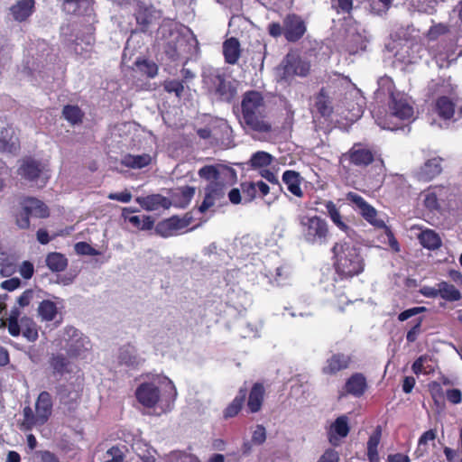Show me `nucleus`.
Instances as JSON below:
<instances>
[{"label": "nucleus", "instance_id": "obj_1", "mask_svg": "<svg viewBox=\"0 0 462 462\" xmlns=\"http://www.w3.org/2000/svg\"><path fill=\"white\" fill-rule=\"evenodd\" d=\"M199 176L208 181L205 188V197L199 207L201 213H205L217 201L225 198L227 187L233 185L236 181V171L228 166L224 165H205L198 171Z\"/></svg>", "mask_w": 462, "mask_h": 462}, {"label": "nucleus", "instance_id": "obj_2", "mask_svg": "<svg viewBox=\"0 0 462 462\" xmlns=\"http://www.w3.org/2000/svg\"><path fill=\"white\" fill-rule=\"evenodd\" d=\"M239 123L245 130L267 134L272 124L267 120L266 105L263 96L256 90L245 91L241 100Z\"/></svg>", "mask_w": 462, "mask_h": 462}, {"label": "nucleus", "instance_id": "obj_3", "mask_svg": "<svg viewBox=\"0 0 462 462\" xmlns=\"http://www.w3.org/2000/svg\"><path fill=\"white\" fill-rule=\"evenodd\" d=\"M333 268L339 280H349L359 275L365 270V260L361 248L353 243L341 240L331 248Z\"/></svg>", "mask_w": 462, "mask_h": 462}, {"label": "nucleus", "instance_id": "obj_4", "mask_svg": "<svg viewBox=\"0 0 462 462\" xmlns=\"http://www.w3.org/2000/svg\"><path fill=\"white\" fill-rule=\"evenodd\" d=\"M266 391L263 383H253L250 389L245 385L239 388L236 396L223 411L225 419H231L238 415L245 403L248 413L259 412L263 405Z\"/></svg>", "mask_w": 462, "mask_h": 462}, {"label": "nucleus", "instance_id": "obj_5", "mask_svg": "<svg viewBox=\"0 0 462 462\" xmlns=\"http://www.w3.org/2000/svg\"><path fill=\"white\" fill-rule=\"evenodd\" d=\"M203 84L210 95L230 103L237 92L236 81L220 69H209L203 74Z\"/></svg>", "mask_w": 462, "mask_h": 462}, {"label": "nucleus", "instance_id": "obj_6", "mask_svg": "<svg viewBox=\"0 0 462 462\" xmlns=\"http://www.w3.org/2000/svg\"><path fill=\"white\" fill-rule=\"evenodd\" d=\"M298 222L301 239L310 245H326L330 238L327 220L318 215H300Z\"/></svg>", "mask_w": 462, "mask_h": 462}, {"label": "nucleus", "instance_id": "obj_7", "mask_svg": "<svg viewBox=\"0 0 462 462\" xmlns=\"http://www.w3.org/2000/svg\"><path fill=\"white\" fill-rule=\"evenodd\" d=\"M423 206L430 212H440L449 206L454 196L450 185H431L421 193Z\"/></svg>", "mask_w": 462, "mask_h": 462}, {"label": "nucleus", "instance_id": "obj_8", "mask_svg": "<svg viewBox=\"0 0 462 462\" xmlns=\"http://www.w3.org/2000/svg\"><path fill=\"white\" fill-rule=\"evenodd\" d=\"M346 161L348 162L349 165L360 169L367 168L375 161H379L382 164L383 163L380 154L361 143H354L346 152L342 154L340 162L343 163Z\"/></svg>", "mask_w": 462, "mask_h": 462}, {"label": "nucleus", "instance_id": "obj_9", "mask_svg": "<svg viewBox=\"0 0 462 462\" xmlns=\"http://www.w3.org/2000/svg\"><path fill=\"white\" fill-rule=\"evenodd\" d=\"M22 210L16 215V224L22 229L30 227V217L45 218L49 217L48 207L33 197H24L20 201Z\"/></svg>", "mask_w": 462, "mask_h": 462}, {"label": "nucleus", "instance_id": "obj_10", "mask_svg": "<svg viewBox=\"0 0 462 462\" xmlns=\"http://www.w3.org/2000/svg\"><path fill=\"white\" fill-rule=\"evenodd\" d=\"M310 62L295 53H288L282 60L279 70L281 78L288 80L295 76L307 77L310 72Z\"/></svg>", "mask_w": 462, "mask_h": 462}, {"label": "nucleus", "instance_id": "obj_11", "mask_svg": "<svg viewBox=\"0 0 462 462\" xmlns=\"http://www.w3.org/2000/svg\"><path fill=\"white\" fill-rule=\"evenodd\" d=\"M349 205L365 219L369 224L375 227H385L383 219L377 217V210L365 201L359 194L349 191L346 196Z\"/></svg>", "mask_w": 462, "mask_h": 462}, {"label": "nucleus", "instance_id": "obj_12", "mask_svg": "<svg viewBox=\"0 0 462 462\" xmlns=\"http://www.w3.org/2000/svg\"><path fill=\"white\" fill-rule=\"evenodd\" d=\"M192 217L187 213L182 217L174 215L171 217L159 221L154 226L155 234L163 238L177 236L179 232L188 227Z\"/></svg>", "mask_w": 462, "mask_h": 462}, {"label": "nucleus", "instance_id": "obj_13", "mask_svg": "<svg viewBox=\"0 0 462 462\" xmlns=\"http://www.w3.org/2000/svg\"><path fill=\"white\" fill-rule=\"evenodd\" d=\"M460 98L457 94L448 97H439L432 105V112L441 120L448 121L454 118L456 107H458L459 117H462V105H459Z\"/></svg>", "mask_w": 462, "mask_h": 462}, {"label": "nucleus", "instance_id": "obj_14", "mask_svg": "<svg viewBox=\"0 0 462 462\" xmlns=\"http://www.w3.org/2000/svg\"><path fill=\"white\" fill-rule=\"evenodd\" d=\"M81 349L76 342L75 344H71L69 347L67 349L68 356H64L61 353L52 354L49 358V365L52 370V374L54 375H63L65 374H69L72 372L70 368V359H75L80 355Z\"/></svg>", "mask_w": 462, "mask_h": 462}, {"label": "nucleus", "instance_id": "obj_15", "mask_svg": "<svg viewBox=\"0 0 462 462\" xmlns=\"http://www.w3.org/2000/svg\"><path fill=\"white\" fill-rule=\"evenodd\" d=\"M353 363V357L350 354L344 352H332L326 359L321 372L325 375L337 376L340 373L347 370Z\"/></svg>", "mask_w": 462, "mask_h": 462}, {"label": "nucleus", "instance_id": "obj_16", "mask_svg": "<svg viewBox=\"0 0 462 462\" xmlns=\"http://www.w3.org/2000/svg\"><path fill=\"white\" fill-rule=\"evenodd\" d=\"M284 38L288 42H299L307 32L305 21L296 14H288L284 19Z\"/></svg>", "mask_w": 462, "mask_h": 462}, {"label": "nucleus", "instance_id": "obj_17", "mask_svg": "<svg viewBox=\"0 0 462 462\" xmlns=\"http://www.w3.org/2000/svg\"><path fill=\"white\" fill-rule=\"evenodd\" d=\"M58 395L61 404L69 411H75L81 400L82 388L76 387L74 384H62L58 388Z\"/></svg>", "mask_w": 462, "mask_h": 462}, {"label": "nucleus", "instance_id": "obj_18", "mask_svg": "<svg viewBox=\"0 0 462 462\" xmlns=\"http://www.w3.org/2000/svg\"><path fill=\"white\" fill-rule=\"evenodd\" d=\"M160 389L152 383H141L136 391L137 401L146 408H153L160 400Z\"/></svg>", "mask_w": 462, "mask_h": 462}, {"label": "nucleus", "instance_id": "obj_19", "mask_svg": "<svg viewBox=\"0 0 462 462\" xmlns=\"http://www.w3.org/2000/svg\"><path fill=\"white\" fill-rule=\"evenodd\" d=\"M368 383L365 376L362 373H354L346 381L344 392L346 394L356 398L362 397L367 391Z\"/></svg>", "mask_w": 462, "mask_h": 462}, {"label": "nucleus", "instance_id": "obj_20", "mask_svg": "<svg viewBox=\"0 0 462 462\" xmlns=\"http://www.w3.org/2000/svg\"><path fill=\"white\" fill-rule=\"evenodd\" d=\"M429 97L439 98V97H448L456 95V86H454L449 79L439 77L432 79L428 86Z\"/></svg>", "mask_w": 462, "mask_h": 462}, {"label": "nucleus", "instance_id": "obj_21", "mask_svg": "<svg viewBox=\"0 0 462 462\" xmlns=\"http://www.w3.org/2000/svg\"><path fill=\"white\" fill-rule=\"evenodd\" d=\"M442 158L434 157L427 160L418 170L416 176L420 181H430L442 172Z\"/></svg>", "mask_w": 462, "mask_h": 462}, {"label": "nucleus", "instance_id": "obj_22", "mask_svg": "<svg viewBox=\"0 0 462 462\" xmlns=\"http://www.w3.org/2000/svg\"><path fill=\"white\" fill-rule=\"evenodd\" d=\"M136 201L143 208L148 211H154L159 208L168 209L172 206L171 200L161 194L138 197Z\"/></svg>", "mask_w": 462, "mask_h": 462}, {"label": "nucleus", "instance_id": "obj_23", "mask_svg": "<svg viewBox=\"0 0 462 462\" xmlns=\"http://www.w3.org/2000/svg\"><path fill=\"white\" fill-rule=\"evenodd\" d=\"M137 210L133 208H124L122 210V217L127 220L133 226L139 230H151L154 226V218L151 216H129V214L136 212Z\"/></svg>", "mask_w": 462, "mask_h": 462}, {"label": "nucleus", "instance_id": "obj_24", "mask_svg": "<svg viewBox=\"0 0 462 462\" xmlns=\"http://www.w3.org/2000/svg\"><path fill=\"white\" fill-rule=\"evenodd\" d=\"M20 149V142L12 126L0 131V152L15 154Z\"/></svg>", "mask_w": 462, "mask_h": 462}, {"label": "nucleus", "instance_id": "obj_25", "mask_svg": "<svg viewBox=\"0 0 462 462\" xmlns=\"http://www.w3.org/2000/svg\"><path fill=\"white\" fill-rule=\"evenodd\" d=\"M18 174L29 181H34L42 171V166L34 159L28 157L23 160L18 169Z\"/></svg>", "mask_w": 462, "mask_h": 462}, {"label": "nucleus", "instance_id": "obj_26", "mask_svg": "<svg viewBox=\"0 0 462 462\" xmlns=\"http://www.w3.org/2000/svg\"><path fill=\"white\" fill-rule=\"evenodd\" d=\"M314 107L322 117H329L333 114L332 101L326 88H321L315 95Z\"/></svg>", "mask_w": 462, "mask_h": 462}, {"label": "nucleus", "instance_id": "obj_27", "mask_svg": "<svg viewBox=\"0 0 462 462\" xmlns=\"http://www.w3.org/2000/svg\"><path fill=\"white\" fill-rule=\"evenodd\" d=\"M223 55L226 63L235 65L241 56V46L237 38L230 37L223 42Z\"/></svg>", "mask_w": 462, "mask_h": 462}, {"label": "nucleus", "instance_id": "obj_28", "mask_svg": "<svg viewBox=\"0 0 462 462\" xmlns=\"http://www.w3.org/2000/svg\"><path fill=\"white\" fill-rule=\"evenodd\" d=\"M34 0H17V2L10 7L13 18L17 22H23L34 10Z\"/></svg>", "mask_w": 462, "mask_h": 462}, {"label": "nucleus", "instance_id": "obj_29", "mask_svg": "<svg viewBox=\"0 0 462 462\" xmlns=\"http://www.w3.org/2000/svg\"><path fill=\"white\" fill-rule=\"evenodd\" d=\"M35 411L38 413L39 419L46 423L52 411V400L50 393L46 391L40 393L35 402Z\"/></svg>", "mask_w": 462, "mask_h": 462}, {"label": "nucleus", "instance_id": "obj_30", "mask_svg": "<svg viewBox=\"0 0 462 462\" xmlns=\"http://www.w3.org/2000/svg\"><path fill=\"white\" fill-rule=\"evenodd\" d=\"M349 431L350 428L348 425L347 417L344 415L337 417L336 420L331 424L328 432L329 442L333 445H336V436L339 438H346Z\"/></svg>", "mask_w": 462, "mask_h": 462}, {"label": "nucleus", "instance_id": "obj_31", "mask_svg": "<svg viewBox=\"0 0 462 462\" xmlns=\"http://www.w3.org/2000/svg\"><path fill=\"white\" fill-rule=\"evenodd\" d=\"M195 195V188L190 186H183L179 188L171 195V203L179 208H185L190 203Z\"/></svg>", "mask_w": 462, "mask_h": 462}, {"label": "nucleus", "instance_id": "obj_32", "mask_svg": "<svg viewBox=\"0 0 462 462\" xmlns=\"http://www.w3.org/2000/svg\"><path fill=\"white\" fill-rule=\"evenodd\" d=\"M152 163V156L149 153H143L134 155L127 153L121 159V165L129 168L139 170L149 166Z\"/></svg>", "mask_w": 462, "mask_h": 462}, {"label": "nucleus", "instance_id": "obj_33", "mask_svg": "<svg viewBox=\"0 0 462 462\" xmlns=\"http://www.w3.org/2000/svg\"><path fill=\"white\" fill-rule=\"evenodd\" d=\"M282 181L292 195L298 198L303 197V191L300 188V175L298 171H285L282 174Z\"/></svg>", "mask_w": 462, "mask_h": 462}, {"label": "nucleus", "instance_id": "obj_34", "mask_svg": "<svg viewBox=\"0 0 462 462\" xmlns=\"http://www.w3.org/2000/svg\"><path fill=\"white\" fill-rule=\"evenodd\" d=\"M92 5V0H62L63 10L70 14H86Z\"/></svg>", "mask_w": 462, "mask_h": 462}, {"label": "nucleus", "instance_id": "obj_35", "mask_svg": "<svg viewBox=\"0 0 462 462\" xmlns=\"http://www.w3.org/2000/svg\"><path fill=\"white\" fill-rule=\"evenodd\" d=\"M382 437V428L377 426L367 441V458L369 462H380L378 446Z\"/></svg>", "mask_w": 462, "mask_h": 462}, {"label": "nucleus", "instance_id": "obj_36", "mask_svg": "<svg viewBox=\"0 0 462 462\" xmlns=\"http://www.w3.org/2000/svg\"><path fill=\"white\" fill-rule=\"evenodd\" d=\"M325 207L327 208L328 216L332 221V223L341 231L348 234L351 228L346 225V223L343 220V217L340 214L339 209L337 208L336 204L332 200H328L325 203Z\"/></svg>", "mask_w": 462, "mask_h": 462}, {"label": "nucleus", "instance_id": "obj_37", "mask_svg": "<svg viewBox=\"0 0 462 462\" xmlns=\"http://www.w3.org/2000/svg\"><path fill=\"white\" fill-rule=\"evenodd\" d=\"M48 268L54 273H60L66 270L68 259L61 253H49L45 259Z\"/></svg>", "mask_w": 462, "mask_h": 462}, {"label": "nucleus", "instance_id": "obj_38", "mask_svg": "<svg viewBox=\"0 0 462 462\" xmlns=\"http://www.w3.org/2000/svg\"><path fill=\"white\" fill-rule=\"evenodd\" d=\"M119 362L129 367H137L140 360L136 355V349L134 346H124L119 350Z\"/></svg>", "mask_w": 462, "mask_h": 462}, {"label": "nucleus", "instance_id": "obj_39", "mask_svg": "<svg viewBox=\"0 0 462 462\" xmlns=\"http://www.w3.org/2000/svg\"><path fill=\"white\" fill-rule=\"evenodd\" d=\"M154 11L147 7H140L135 13L136 23L139 30L143 32L148 31L154 21Z\"/></svg>", "mask_w": 462, "mask_h": 462}, {"label": "nucleus", "instance_id": "obj_40", "mask_svg": "<svg viewBox=\"0 0 462 462\" xmlns=\"http://www.w3.org/2000/svg\"><path fill=\"white\" fill-rule=\"evenodd\" d=\"M23 419L20 423V429L23 431L31 430L36 425H43L44 421H42L38 417V413L33 412L30 406H25L23 410Z\"/></svg>", "mask_w": 462, "mask_h": 462}, {"label": "nucleus", "instance_id": "obj_41", "mask_svg": "<svg viewBox=\"0 0 462 462\" xmlns=\"http://www.w3.org/2000/svg\"><path fill=\"white\" fill-rule=\"evenodd\" d=\"M439 293L441 299L449 302L457 301L462 297L461 292L455 285L445 281L439 282Z\"/></svg>", "mask_w": 462, "mask_h": 462}, {"label": "nucleus", "instance_id": "obj_42", "mask_svg": "<svg viewBox=\"0 0 462 462\" xmlns=\"http://www.w3.org/2000/svg\"><path fill=\"white\" fill-rule=\"evenodd\" d=\"M273 161V156L267 152L258 151L252 154L248 165L254 169H264L271 165Z\"/></svg>", "mask_w": 462, "mask_h": 462}, {"label": "nucleus", "instance_id": "obj_43", "mask_svg": "<svg viewBox=\"0 0 462 462\" xmlns=\"http://www.w3.org/2000/svg\"><path fill=\"white\" fill-rule=\"evenodd\" d=\"M419 239L423 247L435 250L441 246L439 236L431 229L424 230L419 236Z\"/></svg>", "mask_w": 462, "mask_h": 462}, {"label": "nucleus", "instance_id": "obj_44", "mask_svg": "<svg viewBox=\"0 0 462 462\" xmlns=\"http://www.w3.org/2000/svg\"><path fill=\"white\" fill-rule=\"evenodd\" d=\"M38 314L42 320L52 321L58 314L56 303L50 300H42L38 307Z\"/></svg>", "mask_w": 462, "mask_h": 462}, {"label": "nucleus", "instance_id": "obj_45", "mask_svg": "<svg viewBox=\"0 0 462 462\" xmlns=\"http://www.w3.org/2000/svg\"><path fill=\"white\" fill-rule=\"evenodd\" d=\"M62 116L72 125L82 123L84 113L79 106L66 105L62 108Z\"/></svg>", "mask_w": 462, "mask_h": 462}, {"label": "nucleus", "instance_id": "obj_46", "mask_svg": "<svg viewBox=\"0 0 462 462\" xmlns=\"http://www.w3.org/2000/svg\"><path fill=\"white\" fill-rule=\"evenodd\" d=\"M390 107L393 115L401 119H408L413 114V108L402 100L393 99Z\"/></svg>", "mask_w": 462, "mask_h": 462}, {"label": "nucleus", "instance_id": "obj_47", "mask_svg": "<svg viewBox=\"0 0 462 462\" xmlns=\"http://www.w3.org/2000/svg\"><path fill=\"white\" fill-rule=\"evenodd\" d=\"M437 438L436 430H429L425 431L418 440V446L414 451V455L417 458L423 457L428 453L427 444L429 441H433Z\"/></svg>", "mask_w": 462, "mask_h": 462}, {"label": "nucleus", "instance_id": "obj_48", "mask_svg": "<svg viewBox=\"0 0 462 462\" xmlns=\"http://www.w3.org/2000/svg\"><path fill=\"white\" fill-rule=\"evenodd\" d=\"M134 64L137 69L148 78H154L158 73V66L153 61L138 59Z\"/></svg>", "mask_w": 462, "mask_h": 462}, {"label": "nucleus", "instance_id": "obj_49", "mask_svg": "<svg viewBox=\"0 0 462 462\" xmlns=\"http://www.w3.org/2000/svg\"><path fill=\"white\" fill-rule=\"evenodd\" d=\"M430 396L437 406H442L445 403L444 390L441 384L436 381H432L428 384Z\"/></svg>", "mask_w": 462, "mask_h": 462}, {"label": "nucleus", "instance_id": "obj_50", "mask_svg": "<svg viewBox=\"0 0 462 462\" xmlns=\"http://www.w3.org/2000/svg\"><path fill=\"white\" fill-rule=\"evenodd\" d=\"M23 336L30 342L37 340L38 329L36 324L32 319L22 320Z\"/></svg>", "mask_w": 462, "mask_h": 462}, {"label": "nucleus", "instance_id": "obj_51", "mask_svg": "<svg viewBox=\"0 0 462 462\" xmlns=\"http://www.w3.org/2000/svg\"><path fill=\"white\" fill-rule=\"evenodd\" d=\"M163 89L167 93H174L177 97H180L184 91L183 81L178 79H167L162 83Z\"/></svg>", "mask_w": 462, "mask_h": 462}, {"label": "nucleus", "instance_id": "obj_52", "mask_svg": "<svg viewBox=\"0 0 462 462\" xmlns=\"http://www.w3.org/2000/svg\"><path fill=\"white\" fill-rule=\"evenodd\" d=\"M368 2L374 14H382L389 10L393 0H368Z\"/></svg>", "mask_w": 462, "mask_h": 462}, {"label": "nucleus", "instance_id": "obj_53", "mask_svg": "<svg viewBox=\"0 0 462 462\" xmlns=\"http://www.w3.org/2000/svg\"><path fill=\"white\" fill-rule=\"evenodd\" d=\"M424 320L423 317H419L413 326L408 330L406 334V340L408 343H413L417 340L419 335L421 333V325Z\"/></svg>", "mask_w": 462, "mask_h": 462}, {"label": "nucleus", "instance_id": "obj_54", "mask_svg": "<svg viewBox=\"0 0 462 462\" xmlns=\"http://www.w3.org/2000/svg\"><path fill=\"white\" fill-rule=\"evenodd\" d=\"M331 5L337 14H349L353 9V0H331Z\"/></svg>", "mask_w": 462, "mask_h": 462}, {"label": "nucleus", "instance_id": "obj_55", "mask_svg": "<svg viewBox=\"0 0 462 462\" xmlns=\"http://www.w3.org/2000/svg\"><path fill=\"white\" fill-rule=\"evenodd\" d=\"M8 332L13 337H18L21 333V325L18 322V314L12 313L7 319Z\"/></svg>", "mask_w": 462, "mask_h": 462}, {"label": "nucleus", "instance_id": "obj_56", "mask_svg": "<svg viewBox=\"0 0 462 462\" xmlns=\"http://www.w3.org/2000/svg\"><path fill=\"white\" fill-rule=\"evenodd\" d=\"M106 456L110 458L105 462H125V455L121 448L117 446H113L106 451Z\"/></svg>", "mask_w": 462, "mask_h": 462}, {"label": "nucleus", "instance_id": "obj_57", "mask_svg": "<svg viewBox=\"0 0 462 462\" xmlns=\"http://www.w3.org/2000/svg\"><path fill=\"white\" fill-rule=\"evenodd\" d=\"M429 359V356L426 355L419 356L412 364L411 370L412 372L419 375L420 374H428L430 370L424 366V363Z\"/></svg>", "mask_w": 462, "mask_h": 462}, {"label": "nucleus", "instance_id": "obj_58", "mask_svg": "<svg viewBox=\"0 0 462 462\" xmlns=\"http://www.w3.org/2000/svg\"><path fill=\"white\" fill-rule=\"evenodd\" d=\"M75 251L80 255H97L98 252L86 242H79L75 245Z\"/></svg>", "mask_w": 462, "mask_h": 462}, {"label": "nucleus", "instance_id": "obj_59", "mask_svg": "<svg viewBox=\"0 0 462 462\" xmlns=\"http://www.w3.org/2000/svg\"><path fill=\"white\" fill-rule=\"evenodd\" d=\"M426 310H427L426 307H413V308L405 310L398 315V320L402 321V322L405 321L413 316H416L420 313L425 312Z\"/></svg>", "mask_w": 462, "mask_h": 462}, {"label": "nucleus", "instance_id": "obj_60", "mask_svg": "<svg viewBox=\"0 0 462 462\" xmlns=\"http://www.w3.org/2000/svg\"><path fill=\"white\" fill-rule=\"evenodd\" d=\"M266 440V430L263 425H257L252 435V442L262 445Z\"/></svg>", "mask_w": 462, "mask_h": 462}, {"label": "nucleus", "instance_id": "obj_61", "mask_svg": "<svg viewBox=\"0 0 462 462\" xmlns=\"http://www.w3.org/2000/svg\"><path fill=\"white\" fill-rule=\"evenodd\" d=\"M268 33L273 38H279L282 35L284 36V23L281 24L278 22H273L268 24Z\"/></svg>", "mask_w": 462, "mask_h": 462}, {"label": "nucleus", "instance_id": "obj_62", "mask_svg": "<svg viewBox=\"0 0 462 462\" xmlns=\"http://www.w3.org/2000/svg\"><path fill=\"white\" fill-rule=\"evenodd\" d=\"M19 273L23 279L29 280L34 273V266L30 261H23L20 265Z\"/></svg>", "mask_w": 462, "mask_h": 462}, {"label": "nucleus", "instance_id": "obj_63", "mask_svg": "<svg viewBox=\"0 0 462 462\" xmlns=\"http://www.w3.org/2000/svg\"><path fill=\"white\" fill-rule=\"evenodd\" d=\"M448 32V29L444 24L433 25L430 28L428 36L430 40H436L439 36L443 35Z\"/></svg>", "mask_w": 462, "mask_h": 462}, {"label": "nucleus", "instance_id": "obj_64", "mask_svg": "<svg viewBox=\"0 0 462 462\" xmlns=\"http://www.w3.org/2000/svg\"><path fill=\"white\" fill-rule=\"evenodd\" d=\"M317 462H339L338 453L333 448H328Z\"/></svg>", "mask_w": 462, "mask_h": 462}]
</instances>
